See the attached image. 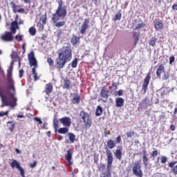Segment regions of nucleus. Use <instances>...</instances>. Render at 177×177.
<instances>
[{
    "instance_id": "nucleus-1",
    "label": "nucleus",
    "mask_w": 177,
    "mask_h": 177,
    "mask_svg": "<svg viewBox=\"0 0 177 177\" xmlns=\"http://www.w3.org/2000/svg\"><path fill=\"white\" fill-rule=\"evenodd\" d=\"M71 59H73L71 44L67 43L58 50V57L56 59L57 68H63L66 66V63L71 62Z\"/></svg>"
},
{
    "instance_id": "nucleus-2",
    "label": "nucleus",
    "mask_w": 177,
    "mask_h": 177,
    "mask_svg": "<svg viewBox=\"0 0 177 177\" xmlns=\"http://www.w3.org/2000/svg\"><path fill=\"white\" fill-rule=\"evenodd\" d=\"M58 7L55 10V13L53 14L52 17L55 19L60 17H66L67 16V8L64 5L63 0H59L57 1Z\"/></svg>"
},
{
    "instance_id": "nucleus-3",
    "label": "nucleus",
    "mask_w": 177,
    "mask_h": 177,
    "mask_svg": "<svg viewBox=\"0 0 177 177\" xmlns=\"http://www.w3.org/2000/svg\"><path fill=\"white\" fill-rule=\"evenodd\" d=\"M10 99H11L10 101L9 100H8V98H6V97H3L2 93H1V92H0V96H1V102H2L1 107H5V106H10V107H16V106H17L16 102H17V98H16V97H15V94H13V93H10Z\"/></svg>"
},
{
    "instance_id": "nucleus-4",
    "label": "nucleus",
    "mask_w": 177,
    "mask_h": 177,
    "mask_svg": "<svg viewBox=\"0 0 177 177\" xmlns=\"http://www.w3.org/2000/svg\"><path fill=\"white\" fill-rule=\"evenodd\" d=\"M80 115L84 124V128L89 129V128L92 127V118H91V115L84 111H81Z\"/></svg>"
},
{
    "instance_id": "nucleus-5",
    "label": "nucleus",
    "mask_w": 177,
    "mask_h": 177,
    "mask_svg": "<svg viewBox=\"0 0 177 177\" xmlns=\"http://www.w3.org/2000/svg\"><path fill=\"white\" fill-rule=\"evenodd\" d=\"M13 73V62L11 63L9 68L7 71V81L9 84V89H12L13 92H16V88H15V82L12 78V74Z\"/></svg>"
},
{
    "instance_id": "nucleus-6",
    "label": "nucleus",
    "mask_w": 177,
    "mask_h": 177,
    "mask_svg": "<svg viewBox=\"0 0 177 177\" xmlns=\"http://www.w3.org/2000/svg\"><path fill=\"white\" fill-rule=\"evenodd\" d=\"M133 174L137 177H143V171H142V164L140 162H136L132 167Z\"/></svg>"
},
{
    "instance_id": "nucleus-7",
    "label": "nucleus",
    "mask_w": 177,
    "mask_h": 177,
    "mask_svg": "<svg viewBox=\"0 0 177 177\" xmlns=\"http://www.w3.org/2000/svg\"><path fill=\"white\" fill-rule=\"evenodd\" d=\"M10 165L11 168H16L17 169H18V171L20 172V175L21 177H26V171H24V169L21 167V166L20 165V162L16 160V159H12V162H10Z\"/></svg>"
},
{
    "instance_id": "nucleus-8",
    "label": "nucleus",
    "mask_w": 177,
    "mask_h": 177,
    "mask_svg": "<svg viewBox=\"0 0 177 177\" xmlns=\"http://www.w3.org/2000/svg\"><path fill=\"white\" fill-rule=\"evenodd\" d=\"M53 127L55 129V132H58V133H61L62 135H66V133H68V128L62 127L59 129V120L54 118L53 119Z\"/></svg>"
},
{
    "instance_id": "nucleus-9",
    "label": "nucleus",
    "mask_w": 177,
    "mask_h": 177,
    "mask_svg": "<svg viewBox=\"0 0 177 177\" xmlns=\"http://www.w3.org/2000/svg\"><path fill=\"white\" fill-rule=\"evenodd\" d=\"M28 59L29 64L31 67L33 66V68L35 69L38 68V62L34 55V52H31L30 54H28Z\"/></svg>"
},
{
    "instance_id": "nucleus-10",
    "label": "nucleus",
    "mask_w": 177,
    "mask_h": 177,
    "mask_svg": "<svg viewBox=\"0 0 177 177\" xmlns=\"http://www.w3.org/2000/svg\"><path fill=\"white\" fill-rule=\"evenodd\" d=\"M150 72L147 74L146 77L145 78L142 84V91H143L144 93L147 92V87L149 86V84H150Z\"/></svg>"
},
{
    "instance_id": "nucleus-11",
    "label": "nucleus",
    "mask_w": 177,
    "mask_h": 177,
    "mask_svg": "<svg viewBox=\"0 0 177 177\" xmlns=\"http://www.w3.org/2000/svg\"><path fill=\"white\" fill-rule=\"evenodd\" d=\"M106 158H107V168H110L113 164L114 158H113V153L109 149L106 150Z\"/></svg>"
},
{
    "instance_id": "nucleus-12",
    "label": "nucleus",
    "mask_w": 177,
    "mask_h": 177,
    "mask_svg": "<svg viewBox=\"0 0 177 177\" xmlns=\"http://www.w3.org/2000/svg\"><path fill=\"white\" fill-rule=\"evenodd\" d=\"M51 20L53 23V26H55V27H57V28H60V27H63L66 25V21H59V20H60V18H55V17H52Z\"/></svg>"
},
{
    "instance_id": "nucleus-13",
    "label": "nucleus",
    "mask_w": 177,
    "mask_h": 177,
    "mask_svg": "<svg viewBox=\"0 0 177 177\" xmlns=\"http://www.w3.org/2000/svg\"><path fill=\"white\" fill-rule=\"evenodd\" d=\"M89 19H85L84 21H83L82 26H81V29H80V33L84 35L86 32V30L89 28Z\"/></svg>"
},
{
    "instance_id": "nucleus-14",
    "label": "nucleus",
    "mask_w": 177,
    "mask_h": 177,
    "mask_svg": "<svg viewBox=\"0 0 177 177\" xmlns=\"http://www.w3.org/2000/svg\"><path fill=\"white\" fill-rule=\"evenodd\" d=\"M10 32H6L4 35L1 36L2 41H5L6 42H10L13 41V35Z\"/></svg>"
},
{
    "instance_id": "nucleus-15",
    "label": "nucleus",
    "mask_w": 177,
    "mask_h": 177,
    "mask_svg": "<svg viewBox=\"0 0 177 177\" xmlns=\"http://www.w3.org/2000/svg\"><path fill=\"white\" fill-rule=\"evenodd\" d=\"M61 124H63L64 127H71V119L68 117L62 118L59 120Z\"/></svg>"
},
{
    "instance_id": "nucleus-16",
    "label": "nucleus",
    "mask_w": 177,
    "mask_h": 177,
    "mask_svg": "<svg viewBox=\"0 0 177 177\" xmlns=\"http://www.w3.org/2000/svg\"><path fill=\"white\" fill-rule=\"evenodd\" d=\"M162 73H165V66H164V64H160L156 69V76L158 78H161V74H162Z\"/></svg>"
},
{
    "instance_id": "nucleus-17",
    "label": "nucleus",
    "mask_w": 177,
    "mask_h": 177,
    "mask_svg": "<svg viewBox=\"0 0 177 177\" xmlns=\"http://www.w3.org/2000/svg\"><path fill=\"white\" fill-rule=\"evenodd\" d=\"M100 96L102 99H109V91H107L106 86L102 88Z\"/></svg>"
},
{
    "instance_id": "nucleus-18",
    "label": "nucleus",
    "mask_w": 177,
    "mask_h": 177,
    "mask_svg": "<svg viewBox=\"0 0 177 177\" xmlns=\"http://www.w3.org/2000/svg\"><path fill=\"white\" fill-rule=\"evenodd\" d=\"M114 154L116 160H121L122 158V146L119 147V149L115 150Z\"/></svg>"
},
{
    "instance_id": "nucleus-19",
    "label": "nucleus",
    "mask_w": 177,
    "mask_h": 177,
    "mask_svg": "<svg viewBox=\"0 0 177 177\" xmlns=\"http://www.w3.org/2000/svg\"><path fill=\"white\" fill-rule=\"evenodd\" d=\"M44 92L46 95H48V96L53 92V85H52V83L46 84Z\"/></svg>"
},
{
    "instance_id": "nucleus-20",
    "label": "nucleus",
    "mask_w": 177,
    "mask_h": 177,
    "mask_svg": "<svg viewBox=\"0 0 177 177\" xmlns=\"http://www.w3.org/2000/svg\"><path fill=\"white\" fill-rule=\"evenodd\" d=\"M153 26L156 31H159V30H164V24L160 21H154Z\"/></svg>"
},
{
    "instance_id": "nucleus-21",
    "label": "nucleus",
    "mask_w": 177,
    "mask_h": 177,
    "mask_svg": "<svg viewBox=\"0 0 177 177\" xmlns=\"http://www.w3.org/2000/svg\"><path fill=\"white\" fill-rule=\"evenodd\" d=\"M10 31L12 34H15L16 32V30H19L20 27H19V24L17 23V21H14L11 23L10 26Z\"/></svg>"
},
{
    "instance_id": "nucleus-22",
    "label": "nucleus",
    "mask_w": 177,
    "mask_h": 177,
    "mask_svg": "<svg viewBox=\"0 0 177 177\" xmlns=\"http://www.w3.org/2000/svg\"><path fill=\"white\" fill-rule=\"evenodd\" d=\"M65 158L66 161H68L69 165H73V161H71V160H73V151L68 150Z\"/></svg>"
},
{
    "instance_id": "nucleus-23",
    "label": "nucleus",
    "mask_w": 177,
    "mask_h": 177,
    "mask_svg": "<svg viewBox=\"0 0 177 177\" xmlns=\"http://www.w3.org/2000/svg\"><path fill=\"white\" fill-rule=\"evenodd\" d=\"M176 162H171L169 163V168H171V172L174 174V175H177V165H176Z\"/></svg>"
},
{
    "instance_id": "nucleus-24",
    "label": "nucleus",
    "mask_w": 177,
    "mask_h": 177,
    "mask_svg": "<svg viewBox=\"0 0 177 177\" xmlns=\"http://www.w3.org/2000/svg\"><path fill=\"white\" fill-rule=\"evenodd\" d=\"M71 88V81L68 77H66L64 80V84H63V88L64 89H70Z\"/></svg>"
},
{
    "instance_id": "nucleus-25",
    "label": "nucleus",
    "mask_w": 177,
    "mask_h": 177,
    "mask_svg": "<svg viewBox=\"0 0 177 177\" xmlns=\"http://www.w3.org/2000/svg\"><path fill=\"white\" fill-rule=\"evenodd\" d=\"M75 96L72 100L71 102L73 104H79L80 102H81V97L77 93H73Z\"/></svg>"
},
{
    "instance_id": "nucleus-26",
    "label": "nucleus",
    "mask_w": 177,
    "mask_h": 177,
    "mask_svg": "<svg viewBox=\"0 0 177 177\" xmlns=\"http://www.w3.org/2000/svg\"><path fill=\"white\" fill-rule=\"evenodd\" d=\"M124 98L117 97L115 98V106L116 107H122L124 106Z\"/></svg>"
},
{
    "instance_id": "nucleus-27",
    "label": "nucleus",
    "mask_w": 177,
    "mask_h": 177,
    "mask_svg": "<svg viewBox=\"0 0 177 177\" xmlns=\"http://www.w3.org/2000/svg\"><path fill=\"white\" fill-rule=\"evenodd\" d=\"M71 42L73 45V46H75V45H77V44H78V42H80V37L73 35V37L71 39Z\"/></svg>"
},
{
    "instance_id": "nucleus-28",
    "label": "nucleus",
    "mask_w": 177,
    "mask_h": 177,
    "mask_svg": "<svg viewBox=\"0 0 177 177\" xmlns=\"http://www.w3.org/2000/svg\"><path fill=\"white\" fill-rule=\"evenodd\" d=\"M142 162L145 167H147V165H149V158H147V155H146V151H143Z\"/></svg>"
},
{
    "instance_id": "nucleus-29",
    "label": "nucleus",
    "mask_w": 177,
    "mask_h": 177,
    "mask_svg": "<svg viewBox=\"0 0 177 177\" xmlns=\"http://www.w3.org/2000/svg\"><path fill=\"white\" fill-rule=\"evenodd\" d=\"M109 149H114L115 147V142L113 140H109L106 142Z\"/></svg>"
},
{
    "instance_id": "nucleus-30",
    "label": "nucleus",
    "mask_w": 177,
    "mask_h": 177,
    "mask_svg": "<svg viewBox=\"0 0 177 177\" xmlns=\"http://www.w3.org/2000/svg\"><path fill=\"white\" fill-rule=\"evenodd\" d=\"M102 114H103V108L100 106H97L95 111V115L97 117H100Z\"/></svg>"
},
{
    "instance_id": "nucleus-31",
    "label": "nucleus",
    "mask_w": 177,
    "mask_h": 177,
    "mask_svg": "<svg viewBox=\"0 0 177 177\" xmlns=\"http://www.w3.org/2000/svg\"><path fill=\"white\" fill-rule=\"evenodd\" d=\"M156 43H157V37H151L149 40V46H153V48H154V46H156Z\"/></svg>"
},
{
    "instance_id": "nucleus-32",
    "label": "nucleus",
    "mask_w": 177,
    "mask_h": 177,
    "mask_svg": "<svg viewBox=\"0 0 177 177\" xmlns=\"http://www.w3.org/2000/svg\"><path fill=\"white\" fill-rule=\"evenodd\" d=\"M28 32H29V34H30L32 37H34V35H35V34H37V29L35 28V27L31 26V27L28 29Z\"/></svg>"
},
{
    "instance_id": "nucleus-33",
    "label": "nucleus",
    "mask_w": 177,
    "mask_h": 177,
    "mask_svg": "<svg viewBox=\"0 0 177 177\" xmlns=\"http://www.w3.org/2000/svg\"><path fill=\"white\" fill-rule=\"evenodd\" d=\"M7 124H10L11 126L8 128L10 132H13L15 131V128L16 127V123L14 121L8 122Z\"/></svg>"
},
{
    "instance_id": "nucleus-34",
    "label": "nucleus",
    "mask_w": 177,
    "mask_h": 177,
    "mask_svg": "<svg viewBox=\"0 0 177 177\" xmlns=\"http://www.w3.org/2000/svg\"><path fill=\"white\" fill-rule=\"evenodd\" d=\"M68 139L70 142L71 143H74V142H75V138H76L75 134L73 133H68Z\"/></svg>"
},
{
    "instance_id": "nucleus-35",
    "label": "nucleus",
    "mask_w": 177,
    "mask_h": 177,
    "mask_svg": "<svg viewBox=\"0 0 177 177\" xmlns=\"http://www.w3.org/2000/svg\"><path fill=\"white\" fill-rule=\"evenodd\" d=\"M10 5L12 9V12H14V13H17V6L16 5V3H15V2L11 1L10 3Z\"/></svg>"
},
{
    "instance_id": "nucleus-36",
    "label": "nucleus",
    "mask_w": 177,
    "mask_h": 177,
    "mask_svg": "<svg viewBox=\"0 0 177 177\" xmlns=\"http://www.w3.org/2000/svg\"><path fill=\"white\" fill-rule=\"evenodd\" d=\"M162 80H163V81H167V80H169V72L165 71L163 73Z\"/></svg>"
},
{
    "instance_id": "nucleus-37",
    "label": "nucleus",
    "mask_w": 177,
    "mask_h": 177,
    "mask_svg": "<svg viewBox=\"0 0 177 177\" xmlns=\"http://www.w3.org/2000/svg\"><path fill=\"white\" fill-rule=\"evenodd\" d=\"M32 74L34 75V80L37 81L39 78H38V74L37 73L35 68H32Z\"/></svg>"
},
{
    "instance_id": "nucleus-38",
    "label": "nucleus",
    "mask_w": 177,
    "mask_h": 177,
    "mask_svg": "<svg viewBox=\"0 0 177 177\" xmlns=\"http://www.w3.org/2000/svg\"><path fill=\"white\" fill-rule=\"evenodd\" d=\"M77 66H78V59L75 58L73 59V61H72V62H71V67H73V68H75V67H77Z\"/></svg>"
},
{
    "instance_id": "nucleus-39",
    "label": "nucleus",
    "mask_w": 177,
    "mask_h": 177,
    "mask_svg": "<svg viewBox=\"0 0 177 177\" xmlns=\"http://www.w3.org/2000/svg\"><path fill=\"white\" fill-rule=\"evenodd\" d=\"M167 161H168V158H167V156H160L161 164H167Z\"/></svg>"
},
{
    "instance_id": "nucleus-40",
    "label": "nucleus",
    "mask_w": 177,
    "mask_h": 177,
    "mask_svg": "<svg viewBox=\"0 0 177 177\" xmlns=\"http://www.w3.org/2000/svg\"><path fill=\"white\" fill-rule=\"evenodd\" d=\"M145 27H146V24L142 22L141 24H138L135 28V30H140V28H143Z\"/></svg>"
},
{
    "instance_id": "nucleus-41",
    "label": "nucleus",
    "mask_w": 177,
    "mask_h": 177,
    "mask_svg": "<svg viewBox=\"0 0 177 177\" xmlns=\"http://www.w3.org/2000/svg\"><path fill=\"white\" fill-rule=\"evenodd\" d=\"M157 156H158V150L153 151L151 153V157H153V158H156V157H157Z\"/></svg>"
},
{
    "instance_id": "nucleus-42",
    "label": "nucleus",
    "mask_w": 177,
    "mask_h": 177,
    "mask_svg": "<svg viewBox=\"0 0 177 177\" xmlns=\"http://www.w3.org/2000/svg\"><path fill=\"white\" fill-rule=\"evenodd\" d=\"M40 20L42 21L43 24H46V14L43 15Z\"/></svg>"
},
{
    "instance_id": "nucleus-43",
    "label": "nucleus",
    "mask_w": 177,
    "mask_h": 177,
    "mask_svg": "<svg viewBox=\"0 0 177 177\" xmlns=\"http://www.w3.org/2000/svg\"><path fill=\"white\" fill-rule=\"evenodd\" d=\"M47 63H48L49 66L52 67V66H54L55 63L53 62V59H52L50 57H48L47 59Z\"/></svg>"
},
{
    "instance_id": "nucleus-44",
    "label": "nucleus",
    "mask_w": 177,
    "mask_h": 177,
    "mask_svg": "<svg viewBox=\"0 0 177 177\" xmlns=\"http://www.w3.org/2000/svg\"><path fill=\"white\" fill-rule=\"evenodd\" d=\"M126 135H127V138H132V136H133L135 135V132L134 131H128L126 133Z\"/></svg>"
},
{
    "instance_id": "nucleus-45",
    "label": "nucleus",
    "mask_w": 177,
    "mask_h": 177,
    "mask_svg": "<svg viewBox=\"0 0 177 177\" xmlns=\"http://www.w3.org/2000/svg\"><path fill=\"white\" fill-rule=\"evenodd\" d=\"M121 16L122 15L120 12L117 13L114 17L115 20H121Z\"/></svg>"
},
{
    "instance_id": "nucleus-46",
    "label": "nucleus",
    "mask_w": 177,
    "mask_h": 177,
    "mask_svg": "<svg viewBox=\"0 0 177 177\" xmlns=\"http://www.w3.org/2000/svg\"><path fill=\"white\" fill-rule=\"evenodd\" d=\"M15 39L17 40V41H23V35H17L16 36H15Z\"/></svg>"
},
{
    "instance_id": "nucleus-47",
    "label": "nucleus",
    "mask_w": 177,
    "mask_h": 177,
    "mask_svg": "<svg viewBox=\"0 0 177 177\" xmlns=\"http://www.w3.org/2000/svg\"><path fill=\"white\" fill-rule=\"evenodd\" d=\"M121 136H118L116 138H115V142L116 143H118V145H120V143H121Z\"/></svg>"
},
{
    "instance_id": "nucleus-48",
    "label": "nucleus",
    "mask_w": 177,
    "mask_h": 177,
    "mask_svg": "<svg viewBox=\"0 0 177 177\" xmlns=\"http://www.w3.org/2000/svg\"><path fill=\"white\" fill-rule=\"evenodd\" d=\"M24 74V71L23 69L19 70V78H23V75Z\"/></svg>"
},
{
    "instance_id": "nucleus-49",
    "label": "nucleus",
    "mask_w": 177,
    "mask_h": 177,
    "mask_svg": "<svg viewBox=\"0 0 177 177\" xmlns=\"http://www.w3.org/2000/svg\"><path fill=\"white\" fill-rule=\"evenodd\" d=\"M122 93H124V91L119 90L118 92L115 93V96H122Z\"/></svg>"
},
{
    "instance_id": "nucleus-50",
    "label": "nucleus",
    "mask_w": 177,
    "mask_h": 177,
    "mask_svg": "<svg viewBox=\"0 0 177 177\" xmlns=\"http://www.w3.org/2000/svg\"><path fill=\"white\" fill-rule=\"evenodd\" d=\"M169 64H172V63L175 62V57L174 56L169 57Z\"/></svg>"
},
{
    "instance_id": "nucleus-51",
    "label": "nucleus",
    "mask_w": 177,
    "mask_h": 177,
    "mask_svg": "<svg viewBox=\"0 0 177 177\" xmlns=\"http://www.w3.org/2000/svg\"><path fill=\"white\" fill-rule=\"evenodd\" d=\"M134 40V46H136L138 45V42H139V35L136 36Z\"/></svg>"
},
{
    "instance_id": "nucleus-52",
    "label": "nucleus",
    "mask_w": 177,
    "mask_h": 177,
    "mask_svg": "<svg viewBox=\"0 0 177 177\" xmlns=\"http://www.w3.org/2000/svg\"><path fill=\"white\" fill-rule=\"evenodd\" d=\"M35 121H36L37 122H38L39 124V125H41L42 124V120H41V119L39 118H34Z\"/></svg>"
},
{
    "instance_id": "nucleus-53",
    "label": "nucleus",
    "mask_w": 177,
    "mask_h": 177,
    "mask_svg": "<svg viewBox=\"0 0 177 177\" xmlns=\"http://www.w3.org/2000/svg\"><path fill=\"white\" fill-rule=\"evenodd\" d=\"M9 114V111H6V112H0V117H3L4 115H8Z\"/></svg>"
},
{
    "instance_id": "nucleus-54",
    "label": "nucleus",
    "mask_w": 177,
    "mask_h": 177,
    "mask_svg": "<svg viewBox=\"0 0 177 177\" xmlns=\"http://www.w3.org/2000/svg\"><path fill=\"white\" fill-rule=\"evenodd\" d=\"M30 168H35L37 167V160L34 161L33 163L30 164Z\"/></svg>"
},
{
    "instance_id": "nucleus-55",
    "label": "nucleus",
    "mask_w": 177,
    "mask_h": 177,
    "mask_svg": "<svg viewBox=\"0 0 177 177\" xmlns=\"http://www.w3.org/2000/svg\"><path fill=\"white\" fill-rule=\"evenodd\" d=\"M18 13H24V8H19L17 11Z\"/></svg>"
},
{
    "instance_id": "nucleus-56",
    "label": "nucleus",
    "mask_w": 177,
    "mask_h": 177,
    "mask_svg": "<svg viewBox=\"0 0 177 177\" xmlns=\"http://www.w3.org/2000/svg\"><path fill=\"white\" fill-rule=\"evenodd\" d=\"M18 25L24 24V21H23L21 19H19V21H17Z\"/></svg>"
},
{
    "instance_id": "nucleus-57",
    "label": "nucleus",
    "mask_w": 177,
    "mask_h": 177,
    "mask_svg": "<svg viewBox=\"0 0 177 177\" xmlns=\"http://www.w3.org/2000/svg\"><path fill=\"white\" fill-rule=\"evenodd\" d=\"M62 34H63V32H62V30H59L57 33V37L60 38V37H62Z\"/></svg>"
},
{
    "instance_id": "nucleus-58",
    "label": "nucleus",
    "mask_w": 177,
    "mask_h": 177,
    "mask_svg": "<svg viewBox=\"0 0 177 177\" xmlns=\"http://www.w3.org/2000/svg\"><path fill=\"white\" fill-rule=\"evenodd\" d=\"M112 86L113 88H114V89H117V83L115 82L112 83Z\"/></svg>"
},
{
    "instance_id": "nucleus-59",
    "label": "nucleus",
    "mask_w": 177,
    "mask_h": 177,
    "mask_svg": "<svg viewBox=\"0 0 177 177\" xmlns=\"http://www.w3.org/2000/svg\"><path fill=\"white\" fill-rule=\"evenodd\" d=\"M172 9H173L174 10H177V4H174V5L172 6Z\"/></svg>"
},
{
    "instance_id": "nucleus-60",
    "label": "nucleus",
    "mask_w": 177,
    "mask_h": 177,
    "mask_svg": "<svg viewBox=\"0 0 177 177\" xmlns=\"http://www.w3.org/2000/svg\"><path fill=\"white\" fill-rule=\"evenodd\" d=\"M22 49L24 50V53L26 52V43H24L22 44Z\"/></svg>"
},
{
    "instance_id": "nucleus-61",
    "label": "nucleus",
    "mask_w": 177,
    "mask_h": 177,
    "mask_svg": "<svg viewBox=\"0 0 177 177\" xmlns=\"http://www.w3.org/2000/svg\"><path fill=\"white\" fill-rule=\"evenodd\" d=\"M24 3H31V0H22Z\"/></svg>"
},
{
    "instance_id": "nucleus-62",
    "label": "nucleus",
    "mask_w": 177,
    "mask_h": 177,
    "mask_svg": "<svg viewBox=\"0 0 177 177\" xmlns=\"http://www.w3.org/2000/svg\"><path fill=\"white\" fill-rule=\"evenodd\" d=\"M170 129H171V131H174L175 130V126L174 124H171L170 126Z\"/></svg>"
},
{
    "instance_id": "nucleus-63",
    "label": "nucleus",
    "mask_w": 177,
    "mask_h": 177,
    "mask_svg": "<svg viewBox=\"0 0 177 177\" xmlns=\"http://www.w3.org/2000/svg\"><path fill=\"white\" fill-rule=\"evenodd\" d=\"M110 133H111L110 132V131H105V136H107V135H110Z\"/></svg>"
},
{
    "instance_id": "nucleus-64",
    "label": "nucleus",
    "mask_w": 177,
    "mask_h": 177,
    "mask_svg": "<svg viewBox=\"0 0 177 177\" xmlns=\"http://www.w3.org/2000/svg\"><path fill=\"white\" fill-rule=\"evenodd\" d=\"M176 113H177V108L176 107V108L174 109V115H176Z\"/></svg>"
}]
</instances>
